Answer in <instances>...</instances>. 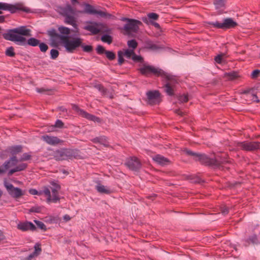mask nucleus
I'll return each instance as SVG.
<instances>
[{
    "label": "nucleus",
    "instance_id": "4d7b16f0",
    "mask_svg": "<svg viewBox=\"0 0 260 260\" xmlns=\"http://www.w3.org/2000/svg\"><path fill=\"white\" fill-rule=\"evenodd\" d=\"M11 165V162H10V160L9 159L8 160H6L3 164V167H4V170H5V172L7 170H8L9 168L11 167H12Z\"/></svg>",
    "mask_w": 260,
    "mask_h": 260
},
{
    "label": "nucleus",
    "instance_id": "3c124183",
    "mask_svg": "<svg viewBox=\"0 0 260 260\" xmlns=\"http://www.w3.org/2000/svg\"><path fill=\"white\" fill-rule=\"evenodd\" d=\"M29 192L30 194H32V195L37 194V195L40 196V195H42V194H44L43 190L40 191H37L35 189H29Z\"/></svg>",
    "mask_w": 260,
    "mask_h": 260
},
{
    "label": "nucleus",
    "instance_id": "2f4dec72",
    "mask_svg": "<svg viewBox=\"0 0 260 260\" xmlns=\"http://www.w3.org/2000/svg\"><path fill=\"white\" fill-rule=\"evenodd\" d=\"M225 2V0H214V5L216 9H219L224 7Z\"/></svg>",
    "mask_w": 260,
    "mask_h": 260
},
{
    "label": "nucleus",
    "instance_id": "37998d69",
    "mask_svg": "<svg viewBox=\"0 0 260 260\" xmlns=\"http://www.w3.org/2000/svg\"><path fill=\"white\" fill-rule=\"evenodd\" d=\"M27 167V164L25 163H21L18 166H17L15 168L17 172L22 171L26 169Z\"/></svg>",
    "mask_w": 260,
    "mask_h": 260
},
{
    "label": "nucleus",
    "instance_id": "e2e57ef3",
    "mask_svg": "<svg viewBox=\"0 0 260 260\" xmlns=\"http://www.w3.org/2000/svg\"><path fill=\"white\" fill-rule=\"evenodd\" d=\"M253 91V88H249V89H247L243 90L242 93L243 94H246L251 93V92Z\"/></svg>",
    "mask_w": 260,
    "mask_h": 260
},
{
    "label": "nucleus",
    "instance_id": "4468645a",
    "mask_svg": "<svg viewBox=\"0 0 260 260\" xmlns=\"http://www.w3.org/2000/svg\"><path fill=\"white\" fill-rule=\"evenodd\" d=\"M142 25L141 21L132 19L129 22L126 23L123 26V30L127 32H133L136 33L139 29V26Z\"/></svg>",
    "mask_w": 260,
    "mask_h": 260
},
{
    "label": "nucleus",
    "instance_id": "c9c22d12",
    "mask_svg": "<svg viewBox=\"0 0 260 260\" xmlns=\"http://www.w3.org/2000/svg\"><path fill=\"white\" fill-rule=\"evenodd\" d=\"M123 56V52L122 51L120 50L118 52V64L119 66H121L124 61Z\"/></svg>",
    "mask_w": 260,
    "mask_h": 260
},
{
    "label": "nucleus",
    "instance_id": "f8f14e48",
    "mask_svg": "<svg viewBox=\"0 0 260 260\" xmlns=\"http://www.w3.org/2000/svg\"><path fill=\"white\" fill-rule=\"evenodd\" d=\"M147 103L150 105L159 104L161 102L160 93L158 90H149L146 92Z\"/></svg>",
    "mask_w": 260,
    "mask_h": 260
},
{
    "label": "nucleus",
    "instance_id": "0eeeda50",
    "mask_svg": "<svg viewBox=\"0 0 260 260\" xmlns=\"http://www.w3.org/2000/svg\"><path fill=\"white\" fill-rule=\"evenodd\" d=\"M50 184L53 186V187L49 188L48 187L44 186L43 191L47 197V201L48 202L56 203L60 199L58 197V190L60 189V186L53 181L50 182Z\"/></svg>",
    "mask_w": 260,
    "mask_h": 260
},
{
    "label": "nucleus",
    "instance_id": "09e8293b",
    "mask_svg": "<svg viewBox=\"0 0 260 260\" xmlns=\"http://www.w3.org/2000/svg\"><path fill=\"white\" fill-rule=\"evenodd\" d=\"M132 59L134 61L137 62H142L143 60V58L141 56L137 55L135 54L134 52V54H133V56L132 57Z\"/></svg>",
    "mask_w": 260,
    "mask_h": 260
},
{
    "label": "nucleus",
    "instance_id": "5701e85b",
    "mask_svg": "<svg viewBox=\"0 0 260 260\" xmlns=\"http://www.w3.org/2000/svg\"><path fill=\"white\" fill-rule=\"evenodd\" d=\"M144 48L145 49L151 50L153 51L157 50L160 48V47L153 43L150 40H147L144 42Z\"/></svg>",
    "mask_w": 260,
    "mask_h": 260
},
{
    "label": "nucleus",
    "instance_id": "a19ab883",
    "mask_svg": "<svg viewBox=\"0 0 260 260\" xmlns=\"http://www.w3.org/2000/svg\"><path fill=\"white\" fill-rule=\"evenodd\" d=\"M96 51L98 54L102 55L105 54L107 50H105L103 46L99 45L96 48Z\"/></svg>",
    "mask_w": 260,
    "mask_h": 260
},
{
    "label": "nucleus",
    "instance_id": "4be33fe9",
    "mask_svg": "<svg viewBox=\"0 0 260 260\" xmlns=\"http://www.w3.org/2000/svg\"><path fill=\"white\" fill-rule=\"evenodd\" d=\"M243 245L245 247L248 246L250 244H257L258 243L257 237L255 234L250 236L248 238L243 240Z\"/></svg>",
    "mask_w": 260,
    "mask_h": 260
},
{
    "label": "nucleus",
    "instance_id": "603ef678",
    "mask_svg": "<svg viewBox=\"0 0 260 260\" xmlns=\"http://www.w3.org/2000/svg\"><path fill=\"white\" fill-rule=\"evenodd\" d=\"M10 162H11L12 166H15L16 164L18 162V160L16 155H12L9 159Z\"/></svg>",
    "mask_w": 260,
    "mask_h": 260
},
{
    "label": "nucleus",
    "instance_id": "69168bd1",
    "mask_svg": "<svg viewBox=\"0 0 260 260\" xmlns=\"http://www.w3.org/2000/svg\"><path fill=\"white\" fill-rule=\"evenodd\" d=\"M35 256H37V254H34V252L30 254L27 257V260H31Z\"/></svg>",
    "mask_w": 260,
    "mask_h": 260
},
{
    "label": "nucleus",
    "instance_id": "680f3d73",
    "mask_svg": "<svg viewBox=\"0 0 260 260\" xmlns=\"http://www.w3.org/2000/svg\"><path fill=\"white\" fill-rule=\"evenodd\" d=\"M36 91L39 92V93H44L46 91H48V90L47 89H46L44 88H36Z\"/></svg>",
    "mask_w": 260,
    "mask_h": 260
},
{
    "label": "nucleus",
    "instance_id": "39448f33",
    "mask_svg": "<svg viewBox=\"0 0 260 260\" xmlns=\"http://www.w3.org/2000/svg\"><path fill=\"white\" fill-rule=\"evenodd\" d=\"M59 10L60 14L64 17V23L71 25L75 29L74 31L76 33H79V29L75 17L76 9L71 5L67 4L64 7H59Z\"/></svg>",
    "mask_w": 260,
    "mask_h": 260
},
{
    "label": "nucleus",
    "instance_id": "a18cd8bd",
    "mask_svg": "<svg viewBox=\"0 0 260 260\" xmlns=\"http://www.w3.org/2000/svg\"><path fill=\"white\" fill-rule=\"evenodd\" d=\"M38 46H39L40 51L42 52H46L48 49V45L43 42H40Z\"/></svg>",
    "mask_w": 260,
    "mask_h": 260
},
{
    "label": "nucleus",
    "instance_id": "052dcab7",
    "mask_svg": "<svg viewBox=\"0 0 260 260\" xmlns=\"http://www.w3.org/2000/svg\"><path fill=\"white\" fill-rule=\"evenodd\" d=\"M221 212L223 214L226 215L229 213V208L226 207H222L221 208Z\"/></svg>",
    "mask_w": 260,
    "mask_h": 260
},
{
    "label": "nucleus",
    "instance_id": "774afa93",
    "mask_svg": "<svg viewBox=\"0 0 260 260\" xmlns=\"http://www.w3.org/2000/svg\"><path fill=\"white\" fill-rule=\"evenodd\" d=\"M63 219L65 221H68L71 219V217L69 215L66 214L65 215L63 216Z\"/></svg>",
    "mask_w": 260,
    "mask_h": 260
},
{
    "label": "nucleus",
    "instance_id": "9b49d317",
    "mask_svg": "<svg viewBox=\"0 0 260 260\" xmlns=\"http://www.w3.org/2000/svg\"><path fill=\"white\" fill-rule=\"evenodd\" d=\"M237 147L243 150L247 151H253L260 149L259 142H248L244 141L238 142Z\"/></svg>",
    "mask_w": 260,
    "mask_h": 260
},
{
    "label": "nucleus",
    "instance_id": "4c0bfd02",
    "mask_svg": "<svg viewBox=\"0 0 260 260\" xmlns=\"http://www.w3.org/2000/svg\"><path fill=\"white\" fill-rule=\"evenodd\" d=\"M14 48L11 46L8 48L6 51V55L10 57H14L15 55Z\"/></svg>",
    "mask_w": 260,
    "mask_h": 260
},
{
    "label": "nucleus",
    "instance_id": "bf43d9fd",
    "mask_svg": "<svg viewBox=\"0 0 260 260\" xmlns=\"http://www.w3.org/2000/svg\"><path fill=\"white\" fill-rule=\"evenodd\" d=\"M251 100L253 102H256L257 103L259 102V100H258V97L256 94L252 93L251 94Z\"/></svg>",
    "mask_w": 260,
    "mask_h": 260
},
{
    "label": "nucleus",
    "instance_id": "7ed1b4c3",
    "mask_svg": "<svg viewBox=\"0 0 260 260\" xmlns=\"http://www.w3.org/2000/svg\"><path fill=\"white\" fill-rule=\"evenodd\" d=\"M53 158L57 161L73 159H81L82 156L79 149L60 148L54 151Z\"/></svg>",
    "mask_w": 260,
    "mask_h": 260
},
{
    "label": "nucleus",
    "instance_id": "20e7f679",
    "mask_svg": "<svg viewBox=\"0 0 260 260\" xmlns=\"http://www.w3.org/2000/svg\"><path fill=\"white\" fill-rule=\"evenodd\" d=\"M139 71L142 75L147 77L154 75L157 77L161 76L169 81H173L175 79L174 76L165 72L160 69L150 65L144 64L139 69Z\"/></svg>",
    "mask_w": 260,
    "mask_h": 260
},
{
    "label": "nucleus",
    "instance_id": "c85d7f7f",
    "mask_svg": "<svg viewBox=\"0 0 260 260\" xmlns=\"http://www.w3.org/2000/svg\"><path fill=\"white\" fill-rule=\"evenodd\" d=\"M147 17H143L142 18H146L148 21L157 20L159 18V15L155 13H149L147 15Z\"/></svg>",
    "mask_w": 260,
    "mask_h": 260
},
{
    "label": "nucleus",
    "instance_id": "6e6552de",
    "mask_svg": "<svg viewBox=\"0 0 260 260\" xmlns=\"http://www.w3.org/2000/svg\"><path fill=\"white\" fill-rule=\"evenodd\" d=\"M208 24L214 28L223 30L233 28L238 25V23L232 18H224L221 22L218 21L209 22Z\"/></svg>",
    "mask_w": 260,
    "mask_h": 260
},
{
    "label": "nucleus",
    "instance_id": "ddd939ff",
    "mask_svg": "<svg viewBox=\"0 0 260 260\" xmlns=\"http://www.w3.org/2000/svg\"><path fill=\"white\" fill-rule=\"evenodd\" d=\"M125 165L131 170L138 171L141 168V163L139 159L135 157H130L126 160Z\"/></svg>",
    "mask_w": 260,
    "mask_h": 260
},
{
    "label": "nucleus",
    "instance_id": "6ab92c4d",
    "mask_svg": "<svg viewBox=\"0 0 260 260\" xmlns=\"http://www.w3.org/2000/svg\"><path fill=\"white\" fill-rule=\"evenodd\" d=\"M47 34L50 37L52 43L56 45L57 44L58 40H60V42H61L62 37L64 36L57 33L54 28L48 30Z\"/></svg>",
    "mask_w": 260,
    "mask_h": 260
},
{
    "label": "nucleus",
    "instance_id": "a878e982",
    "mask_svg": "<svg viewBox=\"0 0 260 260\" xmlns=\"http://www.w3.org/2000/svg\"><path fill=\"white\" fill-rule=\"evenodd\" d=\"M92 142L94 143H100L105 146H107V138L105 136H100L93 138Z\"/></svg>",
    "mask_w": 260,
    "mask_h": 260
},
{
    "label": "nucleus",
    "instance_id": "473e14b6",
    "mask_svg": "<svg viewBox=\"0 0 260 260\" xmlns=\"http://www.w3.org/2000/svg\"><path fill=\"white\" fill-rule=\"evenodd\" d=\"M94 87L96 88L99 91H100L102 93V95H107V89L105 88L103 85L101 84H96L94 86Z\"/></svg>",
    "mask_w": 260,
    "mask_h": 260
},
{
    "label": "nucleus",
    "instance_id": "49530a36",
    "mask_svg": "<svg viewBox=\"0 0 260 260\" xmlns=\"http://www.w3.org/2000/svg\"><path fill=\"white\" fill-rule=\"evenodd\" d=\"M178 100L181 103H186L188 101V95L185 94L180 95L178 97Z\"/></svg>",
    "mask_w": 260,
    "mask_h": 260
},
{
    "label": "nucleus",
    "instance_id": "c03bdc74",
    "mask_svg": "<svg viewBox=\"0 0 260 260\" xmlns=\"http://www.w3.org/2000/svg\"><path fill=\"white\" fill-rule=\"evenodd\" d=\"M133 54H134V50L126 49L123 52V55L127 58H131L132 57Z\"/></svg>",
    "mask_w": 260,
    "mask_h": 260
},
{
    "label": "nucleus",
    "instance_id": "f257e3e1",
    "mask_svg": "<svg viewBox=\"0 0 260 260\" xmlns=\"http://www.w3.org/2000/svg\"><path fill=\"white\" fill-rule=\"evenodd\" d=\"M31 30L27 28L26 26H21L12 29H8L3 34L4 39L15 43L20 46L29 45L36 47L39 45L40 41L35 38L27 40L25 36H30Z\"/></svg>",
    "mask_w": 260,
    "mask_h": 260
},
{
    "label": "nucleus",
    "instance_id": "bb28decb",
    "mask_svg": "<svg viewBox=\"0 0 260 260\" xmlns=\"http://www.w3.org/2000/svg\"><path fill=\"white\" fill-rule=\"evenodd\" d=\"M165 91L169 96H173L174 94V90L169 82H167L165 85Z\"/></svg>",
    "mask_w": 260,
    "mask_h": 260
},
{
    "label": "nucleus",
    "instance_id": "7c9ffc66",
    "mask_svg": "<svg viewBox=\"0 0 260 260\" xmlns=\"http://www.w3.org/2000/svg\"><path fill=\"white\" fill-rule=\"evenodd\" d=\"M101 40L103 42L107 43L108 44H111L112 42V37L107 34L104 35L101 37Z\"/></svg>",
    "mask_w": 260,
    "mask_h": 260
},
{
    "label": "nucleus",
    "instance_id": "f03ea898",
    "mask_svg": "<svg viewBox=\"0 0 260 260\" xmlns=\"http://www.w3.org/2000/svg\"><path fill=\"white\" fill-rule=\"evenodd\" d=\"M184 151L187 155L192 156L195 160L199 161L202 164L212 167L214 168L223 169L224 167L222 165V164L231 162V160H227L219 156H216L214 158H212L209 157L205 154L194 152L188 149H185Z\"/></svg>",
    "mask_w": 260,
    "mask_h": 260
},
{
    "label": "nucleus",
    "instance_id": "e433bc0d",
    "mask_svg": "<svg viewBox=\"0 0 260 260\" xmlns=\"http://www.w3.org/2000/svg\"><path fill=\"white\" fill-rule=\"evenodd\" d=\"M34 222L36 224L38 228L41 229L43 231H47L46 226L43 222L37 220H34Z\"/></svg>",
    "mask_w": 260,
    "mask_h": 260
},
{
    "label": "nucleus",
    "instance_id": "423d86ee",
    "mask_svg": "<svg viewBox=\"0 0 260 260\" xmlns=\"http://www.w3.org/2000/svg\"><path fill=\"white\" fill-rule=\"evenodd\" d=\"M82 39L79 37H72L64 36L62 37L61 43L63 45L67 51L73 53L78 47L82 45Z\"/></svg>",
    "mask_w": 260,
    "mask_h": 260
},
{
    "label": "nucleus",
    "instance_id": "1a4fd4ad",
    "mask_svg": "<svg viewBox=\"0 0 260 260\" xmlns=\"http://www.w3.org/2000/svg\"><path fill=\"white\" fill-rule=\"evenodd\" d=\"M4 185L6 188L8 194L13 198L17 199L24 194V192L21 188L15 187L6 180L4 181Z\"/></svg>",
    "mask_w": 260,
    "mask_h": 260
},
{
    "label": "nucleus",
    "instance_id": "8fccbe9b",
    "mask_svg": "<svg viewBox=\"0 0 260 260\" xmlns=\"http://www.w3.org/2000/svg\"><path fill=\"white\" fill-rule=\"evenodd\" d=\"M31 157V155L27 153H24L23 154L22 157L20 159V161H26L29 160Z\"/></svg>",
    "mask_w": 260,
    "mask_h": 260
},
{
    "label": "nucleus",
    "instance_id": "f704fd0d",
    "mask_svg": "<svg viewBox=\"0 0 260 260\" xmlns=\"http://www.w3.org/2000/svg\"><path fill=\"white\" fill-rule=\"evenodd\" d=\"M105 54L106 57L110 60H113L116 58V55L113 51L107 50Z\"/></svg>",
    "mask_w": 260,
    "mask_h": 260
},
{
    "label": "nucleus",
    "instance_id": "13d9d810",
    "mask_svg": "<svg viewBox=\"0 0 260 260\" xmlns=\"http://www.w3.org/2000/svg\"><path fill=\"white\" fill-rule=\"evenodd\" d=\"M63 125L64 123L62 122L61 120L59 119L56 120L55 124V126L58 128H62L63 127Z\"/></svg>",
    "mask_w": 260,
    "mask_h": 260
},
{
    "label": "nucleus",
    "instance_id": "aec40b11",
    "mask_svg": "<svg viewBox=\"0 0 260 260\" xmlns=\"http://www.w3.org/2000/svg\"><path fill=\"white\" fill-rule=\"evenodd\" d=\"M42 139L46 142L47 144L51 145H55L61 143L62 141L58 139L56 137L50 136L46 135L42 137Z\"/></svg>",
    "mask_w": 260,
    "mask_h": 260
},
{
    "label": "nucleus",
    "instance_id": "b1692460",
    "mask_svg": "<svg viewBox=\"0 0 260 260\" xmlns=\"http://www.w3.org/2000/svg\"><path fill=\"white\" fill-rule=\"evenodd\" d=\"M22 147L21 145H15L8 147L6 150L7 152H9L12 155H16L22 151Z\"/></svg>",
    "mask_w": 260,
    "mask_h": 260
},
{
    "label": "nucleus",
    "instance_id": "dca6fc26",
    "mask_svg": "<svg viewBox=\"0 0 260 260\" xmlns=\"http://www.w3.org/2000/svg\"><path fill=\"white\" fill-rule=\"evenodd\" d=\"M83 13L88 14H98L101 17H104L107 16V13L101 10H95L92 5L85 3Z\"/></svg>",
    "mask_w": 260,
    "mask_h": 260
},
{
    "label": "nucleus",
    "instance_id": "5fc2aeb1",
    "mask_svg": "<svg viewBox=\"0 0 260 260\" xmlns=\"http://www.w3.org/2000/svg\"><path fill=\"white\" fill-rule=\"evenodd\" d=\"M260 73V70H254L251 75V77L252 79H256Z\"/></svg>",
    "mask_w": 260,
    "mask_h": 260
},
{
    "label": "nucleus",
    "instance_id": "0e129e2a",
    "mask_svg": "<svg viewBox=\"0 0 260 260\" xmlns=\"http://www.w3.org/2000/svg\"><path fill=\"white\" fill-rule=\"evenodd\" d=\"M15 172H17V171L16 170L15 168H13L12 169H11L9 171V172L8 173V176H11V175H12Z\"/></svg>",
    "mask_w": 260,
    "mask_h": 260
},
{
    "label": "nucleus",
    "instance_id": "2eb2a0df",
    "mask_svg": "<svg viewBox=\"0 0 260 260\" xmlns=\"http://www.w3.org/2000/svg\"><path fill=\"white\" fill-rule=\"evenodd\" d=\"M72 108L73 110L75 111L79 115H81L82 117H85L88 120L93 121L94 122H101V119L99 117L87 113L84 110L80 109L77 105L72 104Z\"/></svg>",
    "mask_w": 260,
    "mask_h": 260
},
{
    "label": "nucleus",
    "instance_id": "c756f323",
    "mask_svg": "<svg viewBox=\"0 0 260 260\" xmlns=\"http://www.w3.org/2000/svg\"><path fill=\"white\" fill-rule=\"evenodd\" d=\"M59 32L62 34L61 35L69 36L70 35L71 30L68 27L65 26H60L58 27Z\"/></svg>",
    "mask_w": 260,
    "mask_h": 260
},
{
    "label": "nucleus",
    "instance_id": "864d4df0",
    "mask_svg": "<svg viewBox=\"0 0 260 260\" xmlns=\"http://www.w3.org/2000/svg\"><path fill=\"white\" fill-rule=\"evenodd\" d=\"M35 251H34V254H38L41 251V248L40 247V245L38 243L35 244Z\"/></svg>",
    "mask_w": 260,
    "mask_h": 260
},
{
    "label": "nucleus",
    "instance_id": "6e6d98bb",
    "mask_svg": "<svg viewBox=\"0 0 260 260\" xmlns=\"http://www.w3.org/2000/svg\"><path fill=\"white\" fill-rule=\"evenodd\" d=\"M223 55V54H219V55L216 56L214 58L215 61L218 63H219V64L221 63L222 60H223V58H222Z\"/></svg>",
    "mask_w": 260,
    "mask_h": 260
},
{
    "label": "nucleus",
    "instance_id": "58836bf2",
    "mask_svg": "<svg viewBox=\"0 0 260 260\" xmlns=\"http://www.w3.org/2000/svg\"><path fill=\"white\" fill-rule=\"evenodd\" d=\"M83 49V51L87 53H90L92 51L93 47L91 45H85L82 43V45L80 46Z\"/></svg>",
    "mask_w": 260,
    "mask_h": 260
},
{
    "label": "nucleus",
    "instance_id": "72a5a7b5",
    "mask_svg": "<svg viewBox=\"0 0 260 260\" xmlns=\"http://www.w3.org/2000/svg\"><path fill=\"white\" fill-rule=\"evenodd\" d=\"M142 21L144 23H146L147 24H148V25L151 24V25L154 26L157 29H160V26L158 23L155 22L153 21H148L146 18H142Z\"/></svg>",
    "mask_w": 260,
    "mask_h": 260
},
{
    "label": "nucleus",
    "instance_id": "a211bd4d",
    "mask_svg": "<svg viewBox=\"0 0 260 260\" xmlns=\"http://www.w3.org/2000/svg\"><path fill=\"white\" fill-rule=\"evenodd\" d=\"M17 228L22 231L30 230L33 232L37 229L36 226L32 222L27 221L18 223L17 224Z\"/></svg>",
    "mask_w": 260,
    "mask_h": 260
},
{
    "label": "nucleus",
    "instance_id": "9d476101",
    "mask_svg": "<svg viewBox=\"0 0 260 260\" xmlns=\"http://www.w3.org/2000/svg\"><path fill=\"white\" fill-rule=\"evenodd\" d=\"M0 10L9 11L11 13H15L18 11H22L26 13L30 12L29 8L23 7L20 5H12L2 2H0Z\"/></svg>",
    "mask_w": 260,
    "mask_h": 260
},
{
    "label": "nucleus",
    "instance_id": "ea45409f",
    "mask_svg": "<svg viewBox=\"0 0 260 260\" xmlns=\"http://www.w3.org/2000/svg\"><path fill=\"white\" fill-rule=\"evenodd\" d=\"M127 45L129 48H133L132 50H134L137 48L138 43L135 40L133 39L128 41Z\"/></svg>",
    "mask_w": 260,
    "mask_h": 260
},
{
    "label": "nucleus",
    "instance_id": "338daca9",
    "mask_svg": "<svg viewBox=\"0 0 260 260\" xmlns=\"http://www.w3.org/2000/svg\"><path fill=\"white\" fill-rule=\"evenodd\" d=\"M58 110L62 112H67V109L64 108V107H59L58 108Z\"/></svg>",
    "mask_w": 260,
    "mask_h": 260
},
{
    "label": "nucleus",
    "instance_id": "de8ad7c7",
    "mask_svg": "<svg viewBox=\"0 0 260 260\" xmlns=\"http://www.w3.org/2000/svg\"><path fill=\"white\" fill-rule=\"evenodd\" d=\"M41 212V207L39 206H34L29 209V213H40Z\"/></svg>",
    "mask_w": 260,
    "mask_h": 260
},
{
    "label": "nucleus",
    "instance_id": "412c9836",
    "mask_svg": "<svg viewBox=\"0 0 260 260\" xmlns=\"http://www.w3.org/2000/svg\"><path fill=\"white\" fill-rule=\"evenodd\" d=\"M153 159L158 164L161 166H165L168 165L170 161L167 158L160 154H157L153 157Z\"/></svg>",
    "mask_w": 260,
    "mask_h": 260
},
{
    "label": "nucleus",
    "instance_id": "f3484780",
    "mask_svg": "<svg viewBox=\"0 0 260 260\" xmlns=\"http://www.w3.org/2000/svg\"><path fill=\"white\" fill-rule=\"evenodd\" d=\"M99 24L96 22L89 21L83 27V29L90 31L92 35H97L100 32V29L98 28Z\"/></svg>",
    "mask_w": 260,
    "mask_h": 260
},
{
    "label": "nucleus",
    "instance_id": "79ce46f5",
    "mask_svg": "<svg viewBox=\"0 0 260 260\" xmlns=\"http://www.w3.org/2000/svg\"><path fill=\"white\" fill-rule=\"evenodd\" d=\"M51 58L52 59H55L59 55V52L57 50L52 49L50 51Z\"/></svg>",
    "mask_w": 260,
    "mask_h": 260
},
{
    "label": "nucleus",
    "instance_id": "cd10ccee",
    "mask_svg": "<svg viewBox=\"0 0 260 260\" xmlns=\"http://www.w3.org/2000/svg\"><path fill=\"white\" fill-rule=\"evenodd\" d=\"M225 76L230 80H234L239 77L238 73L234 71L226 73Z\"/></svg>",
    "mask_w": 260,
    "mask_h": 260
},
{
    "label": "nucleus",
    "instance_id": "393cba45",
    "mask_svg": "<svg viewBox=\"0 0 260 260\" xmlns=\"http://www.w3.org/2000/svg\"><path fill=\"white\" fill-rule=\"evenodd\" d=\"M95 188L99 192L102 194H109L112 192L109 187L105 186L101 184L97 185Z\"/></svg>",
    "mask_w": 260,
    "mask_h": 260
}]
</instances>
